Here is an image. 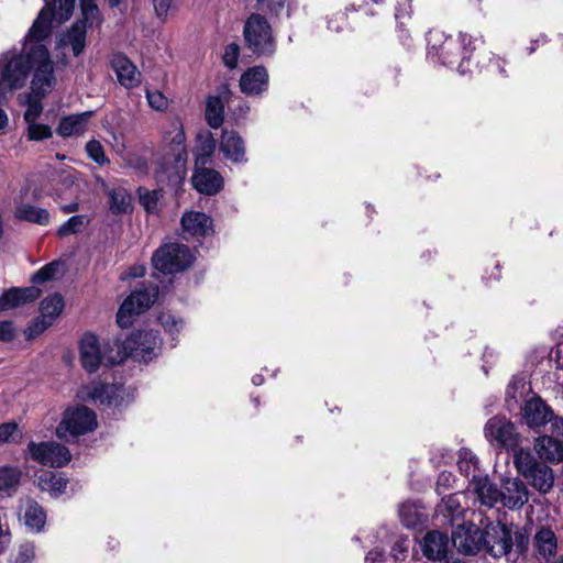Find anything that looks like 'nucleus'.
<instances>
[{
    "label": "nucleus",
    "instance_id": "obj_1",
    "mask_svg": "<svg viewBox=\"0 0 563 563\" xmlns=\"http://www.w3.org/2000/svg\"><path fill=\"white\" fill-rule=\"evenodd\" d=\"M75 0H53L41 10L24 38L21 52L10 49L0 56V75L10 89H19L34 71L31 93L23 96L26 106L24 120L33 123L43 111L42 98L51 92L55 85L53 63L44 42L49 37L53 22L67 21L74 11Z\"/></svg>",
    "mask_w": 563,
    "mask_h": 563
},
{
    "label": "nucleus",
    "instance_id": "obj_2",
    "mask_svg": "<svg viewBox=\"0 0 563 563\" xmlns=\"http://www.w3.org/2000/svg\"><path fill=\"white\" fill-rule=\"evenodd\" d=\"M427 42V57L432 63L455 68L461 75L472 71L475 65L472 57L477 42L473 36L462 33L452 36L433 30L429 32Z\"/></svg>",
    "mask_w": 563,
    "mask_h": 563
},
{
    "label": "nucleus",
    "instance_id": "obj_3",
    "mask_svg": "<svg viewBox=\"0 0 563 563\" xmlns=\"http://www.w3.org/2000/svg\"><path fill=\"white\" fill-rule=\"evenodd\" d=\"M514 466L519 475L538 493L545 495L554 486L553 470L545 463L537 460L530 449H518L512 454Z\"/></svg>",
    "mask_w": 563,
    "mask_h": 563
},
{
    "label": "nucleus",
    "instance_id": "obj_4",
    "mask_svg": "<svg viewBox=\"0 0 563 563\" xmlns=\"http://www.w3.org/2000/svg\"><path fill=\"white\" fill-rule=\"evenodd\" d=\"M162 340L153 331L132 332L123 342H115L118 354H123L124 360L132 357L134 361L148 363L155 358L161 349Z\"/></svg>",
    "mask_w": 563,
    "mask_h": 563
},
{
    "label": "nucleus",
    "instance_id": "obj_5",
    "mask_svg": "<svg viewBox=\"0 0 563 563\" xmlns=\"http://www.w3.org/2000/svg\"><path fill=\"white\" fill-rule=\"evenodd\" d=\"M80 362L88 372H96L100 365H117L124 361L123 354L113 352L110 343L100 345L97 336L86 333L79 344Z\"/></svg>",
    "mask_w": 563,
    "mask_h": 563
},
{
    "label": "nucleus",
    "instance_id": "obj_6",
    "mask_svg": "<svg viewBox=\"0 0 563 563\" xmlns=\"http://www.w3.org/2000/svg\"><path fill=\"white\" fill-rule=\"evenodd\" d=\"M175 135L172 137V145L168 152L164 154L159 166V177L166 175L169 181L178 184L186 174L187 152L185 147V133L179 122L173 123Z\"/></svg>",
    "mask_w": 563,
    "mask_h": 563
},
{
    "label": "nucleus",
    "instance_id": "obj_7",
    "mask_svg": "<svg viewBox=\"0 0 563 563\" xmlns=\"http://www.w3.org/2000/svg\"><path fill=\"white\" fill-rule=\"evenodd\" d=\"M96 413L86 406H73L65 410L63 419L56 428L59 439L68 441L97 428Z\"/></svg>",
    "mask_w": 563,
    "mask_h": 563
},
{
    "label": "nucleus",
    "instance_id": "obj_8",
    "mask_svg": "<svg viewBox=\"0 0 563 563\" xmlns=\"http://www.w3.org/2000/svg\"><path fill=\"white\" fill-rule=\"evenodd\" d=\"M247 47L258 56H271L276 48L275 40L272 34V27L267 20L253 13L249 16L243 30Z\"/></svg>",
    "mask_w": 563,
    "mask_h": 563
},
{
    "label": "nucleus",
    "instance_id": "obj_9",
    "mask_svg": "<svg viewBox=\"0 0 563 563\" xmlns=\"http://www.w3.org/2000/svg\"><path fill=\"white\" fill-rule=\"evenodd\" d=\"M484 437L497 451L507 450L515 453L521 442V434L516 426L506 417L495 416L484 426Z\"/></svg>",
    "mask_w": 563,
    "mask_h": 563
},
{
    "label": "nucleus",
    "instance_id": "obj_10",
    "mask_svg": "<svg viewBox=\"0 0 563 563\" xmlns=\"http://www.w3.org/2000/svg\"><path fill=\"white\" fill-rule=\"evenodd\" d=\"M195 261L191 250L184 244L169 243L159 247L153 255L154 267L164 273L173 274L188 268Z\"/></svg>",
    "mask_w": 563,
    "mask_h": 563
},
{
    "label": "nucleus",
    "instance_id": "obj_11",
    "mask_svg": "<svg viewBox=\"0 0 563 563\" xmlns=\"http://www.w3.org/2000/svg\"><path fill=\"white\" fill-rule=\"evenodd\" d=\"M158 295L157 286L142 285L130 294L122 302L118 314L117 322L121 328H128L132 324V319L145 310H147L156 300Z\"/></svg>",
    "mask_w": 563,
    "mask_h": 563
},
{
    "label": "nucleus",
    "instance_id": "obj_12",
    "mask_svg": "<svg viewBox=\"0 0 563 563\" xmlns=\"http://www.w3.org/2000/svg\"><path fill=\"white\" fill-rule=\"evenodd\" d=\"M26 457L43 466L58 468L71 460V454L65 445L55 441H30L26 448Z\"/></svg>",
    "mask_w": 563,
    "mask_h": 563
},
{
    "label": "nucleus",
    "instance_id": "obj_13",
    "mask_svg": "<svg viewBox=\"0 0 563 563\" xmlns=\"http://www.w3.org/2000/svg\"><path fill=\"white\" fill-rule=\"evenodd\" d=\"M485 531L473 522L460 523L452 531V543L460 553L474 555L485 547Z\"/></svg>",
    "mask_w": 563,
    "mask_h": 563
},
{
    "label": "nucleus",
    "instance_id": "obj_14",
    "mask_svg": "<svg viewBox=\"0 0 563 563\" xmlns=\"http://www.w3.org/2000/svg\"><path fill=\"white\" fill-rule=\"evenodd\" d=\"M64 309V299L59 294H53L41 302V316L26 329L27 339H34L49 328Z\"/></svg>",
    "mask_w": 563,
    "mask_h": 563
},
{
    "label": "nucleus",
    "instance_id": "obj_15",
    "mask_svg": "<svg viewBox=\"0 0 563 563\" xmlns=\"http://www.w3.org/2000/svg\"><path fill=\"white\" fill-rule=\"evenodd\" d=\"M530 498V492L519 477H505L500 483V505L510 510L521 509Z\"/></svg>",
    "mask_w": 563,
    "mask_h": 563
},
{
    "label": "nucleus",
    "instance_id": "obj_16",
    "mask_svg": "<svg viewBox=\"0 0 563 563\" xmlns=\"http://www.w3.org/2000/svg\"><path fill=\"white\" fill-rule=\"evenodd\" d=\"M487 552L494 558L509 556L511 554V538L509 526L503 523L489 525L485 531Z\"/></svg>",
    "mask_w": 563,
    "mask_h": 563
},
{
    "label": "nucleus",
    "instance_id": "obj_17",
    "mask_svg": "<svg viewBox=\"0 0 563 563\" xmlns=\"http://www.w3.org/2000/svg\"><path fill=\"white\" fill-rule=\"evenodd\" d=\"M553 418V410L539 397L526 401L522 420L532 430H539Z\"/></svg>",
    "mask_w": 563,
    "mask_h": 563
},
{
    "label": "nucleus",
    "instance_id": "obj_18",
    "mask_svg": "<svg viewBox=\"0 0 563 563\" xmlns=\"http://www.w3.org/2000/svg\"><path fill=\"white\" fill-rule=\"evenodd\" d=\"M19 520L30 532L40 533L46 523V512L43 507L31 498L22 499L19 508Z\"/></svg>",
    "mask_w": 563,
    "mask_h": 563
},
{
    "label": "nucleus",
    "instance_id": "obj_19",
    "mask_svg": "<svg viewBox=\"0 0 563 563\" xmlns=\"http://www.w3.org/2000/svg\"><path fill=\"white\" fill-rule=\"evenodd\" d=\"M533 549L539 562L550 563L558 551V539L549 527H540L533 537Z\"/></svg>",
    "mask_w": 563,
    "mask_h": 563
},
{
    "label": "nucleus",
    "instance_id": "obj_20",
    "mask_svg": "<svg viewBox=\"0 0 563 563\" xmlns=\"http://www.w3.org/2000/svg\"><path fill=\"white\" fill-rule=\"evenodd\" d=\"M111 66L119 82L126 89L135 88L141 84V73L125 55L121 53L113 54Z\"/></svg>",
    "mask_w": 563,
    "mask_h": 563
},
{
    "label": "nucleus",
    "instance_id": "obj_21",
    "mask_svg": "<svg viewBox=\"0 0 563 563\" xmlns=\"http://www.w3.org/2000/svg\"><path fill=\"white\" fill-rule=\"evenodd\" d=\"M533 449L541 462L558 464L563 461V441L553 435L538 437L534 440Z\"/></svg>",
    "mask_w": 563,
    "mask_h": 563
},
{
    "label": "nucleus",
    "instance_id": "obj_22",
    "mask_svg": "<svg viewBox=\"0 0 563 563\" xmlns=\"http://www.w3.org/2000/svg\"><path fill=\"white\" fill-rule=\"evenodd\" d=\"M192 185L199 192L211 196L222 189L223 178L214 169L196 166L192 175Z\"/></svg>",
    "mask_w": 563,
    "mask_h": 563
},
{
    "label": "nucleus",
    "instance_id": "obj_23",
    "mask_svg": "<svg viewBox=\"0 0 563 563\" xmlns=\"http://www.w3.org/2000/svg\"><path fill=\"white\" fill-rule=\"evenodd\" d=\"M268 74L265 67L254 66L249 68L240 79V87L243 93L258 96L267 89Z\"/></svg>",
    "mask_w": 563,
    "mask_h": 563
},
{
    "label": "nucleus",
    "instance_id": "obj_24",
    "mask_svg": "<svg viewBox=\"0 0 563 563\" xmlns=\"http://www.w3.org/2000/svg\"><path fill=\"white\" fill-rule=\"evenodd\" d=\"M40 295L41 290L36 287L10 288L0 297V311H5L33 302L40 297Z\"/></svg>",
    "mask_w": 563,
    "mask_h": 563
},
{
    "label": "nucleus",
    "instance_id": "obj_25",
    "mask_svg": "<svg viewBox=\"0 0 563 563\" xmlns=\"http://www.w3.org/2000/svg\"><path fill=\"white\" fill-rule=\"evenodd\" d=\"M220 151L224 157L232 163H245V144L243 139L235 131L223 130Z\"/></svg>",
    "mask_w": 563,
    "mask_h": 563
},
{
    "label": "nucleus",
    "instance_id": "obj_26",
    "mask_svg": "<svg viewBox=\"0 0 563 563\" xmlns=\"http://www.w3.org/2000/svg\"><path fill=\"white\" fill-rule=\"evenodd\" d=\"M470 489L484 506L494 507L500 504V487L492 483L486 474L482 477L474 475V484L470 486Z\"/></svg>",
    "mask_w": 563,
    "mask_h": 563
},
{
    "label": "nucleus",
    "instance_id": "obj_27",
    "mask_svg": "<svg viewBox=\"0 0 563 563\" xmlns=\"http://www.w3.org/2000/svg\"><path fill=\"white\" fill-rule=\"evenodd\" d=\"M184 232L191 236H206L212 232V220L209 216L199 211L185 212L181 218Z\"/></svg>",
    "mask_w": 563,
    "mask_h": 563
},
{
    "label": "nucleus",
    "instance_id": "obj_28",
    "mask_svg": "<svg viewBox=\"0 0 563 563\" xmlns=\"http://www.w3.org/2000/svg\"><path fill=\"white\" fill-rule=\"evenodd\" d=\"M421 550L429 560H442L449 550V539L440 531H429L421 541Z\"/></svg>",
    "mask_w": 563,
    "mask_h": 563
},
{
    "label": "nucleus",
    "instance_id": "obj_29",
    "mask_svg": "<svg viewBox=\"0 0 563 563\" xmlns=\"http://www.w3.org/2000/svg\"><path fill=\"white\" fill-rule=\"evenodd\" d=\"M92 115V111H85L63 118L57 128V133L63 137L80 136L86 132L88 121Z\"/></svg>",
    "mask_w": 563,
    "mask_h": 563
},
{
    "label": "nucleus",
    "instance_id": "obj_30",
    "mask_svg": "<svg viewBox=\"0 0 563 563\" xmlns=\"http://www.w3.org/2000/svg\"><path fill=\"white\" fill-rule=\"evenodd\" d=\"M457 467L462 475L470 478L468 487L474 484V475L482 477L484 473L478 467L477 456L468 449H461L457 455Z\"/></svg>",
    "mask_w": 563,
    "mask_h": 563
},
{
    "label": "nucleus",
    "instance_id": "obj_31",
    "mask_svg": "<svg viewBox=\"0 0 563 563\" xmlns=\"http://www.w3.org/2000/svg\"><path fill=\"white\" fill-rule=\"evenodd\" d=\"M435 511L438 516H443L448 519L449 523L454 525L463 516L464 508L461 505L460 496L457 494H450L448 497L442 498Z\"/></svg>",
    "mask_w": 563,
    "mask_h": 563
},
{
    "label": "nucleus",
    "instance_id": "obj_32",
    "mask_svg": "<svg viewBox=\"0 0 563 563\" xmlns=\"http://www.w3.org/2000/svg\"><path fill=\"white\" fill-rule=\"evenodd\" d=\"M398 514L402 525L407 528H416L426 518L423 507L418 501L402 503L399 506Z\"/></svg>",
    "mask_w": 563,
    "mask_h": 563
},
{
    "label": "nucleus",
    "instance_id": "obj_33",
    "mask_svg": "<svg viewBox=\"0 0 563 563\" xmlns=\"http://www.w3.org/2000/svg\"><path fill=\"white\" fill-rule=\"evenodd\" d=\"M37 485L42 490L58 497L65 493L67 479L62 474L47 471L38 476Z\"/></svg>",
    "mask_w": 563,
    "mask_h": 563
},
{
    "label": "nucleus",
    "instance_id": "obj_34",
    "mask_svg": "<svg viewBox=\"0 0 563 563\" xmlns=\"http://www.w3.org/2000/svg\"><path fill=\"white\" fill-rule=\"evenodd\" d=\"M15 217L19 220L29 221L40 225L49 223V213L46 209L34 207L30 203H20L15 208Z\"/></svg>",
    "mask_w": 563,
    "mask_h": 563
},
{
    "label": "nucleus",
    "instance_id": "obj_35",
    "mask_svg": "<svg viewBox=\"0 0 563 563\" xmlns=\"http://www.w3.org/2000/svg\"><path fill=\"white\" fill-rule=\"evenodd\" d=\"M87 27L85 22H76L71 29L65 34L62 42L66 46H70L75 56L80 55L86 46Z\"/></svg>",
    "mask_w": 563,
    "mask_h": 563
},
{
    "label": "nucleus",
    "instance_id": "obj_36",
    "mask_svg": "<svg viewBox=\"0 0 563 563\" xmlns=\"http://www.w3.org/2000/svg\"><path fill=\"white\" fill-rule=\"evenodd\" d=\"M224 106L220 97L210 96L206 102V120L208 124L218 129L223 123Z\"/></svg>",
    "mask_w": 563,
    "mask_h": 563
},
{
    "label": "nucleus",
    "instance_id": "obj_37",
    "mask_svg": "<svg viewBox=\"0 0 563 563\" xmlns=\"http://www.w3.org/2000/svg\"><path fill=\"white\" fill-rule=\"evenodd\" d=\"M117 391L118 388L114 385L96 384L91 388L90 397L92 400L99 401L102 405H117Z\"/></svg>",
    "mask_w": 563,
    "mask_h": 563
},
{
    "label": "nucleus",
    "instance_id": "obj_38",
    "mask_svg": "<svg viewBox=\"0 0 563 563\" xmlns=\"http://www.w3.org/2000/svg\"><path fill=\"white\" fill-rule=\"evenodd\" d=\"M110 209L113 213H125L131 209V196L124 188L109 191Z\"/></svg>",
    "mask_w": 563,
    "mask_h": 563
},
{
    "label": "nucleus",
    "instance_id": "obj_39",
    "mask_svg": "<svg viewBox=\"0 0 563 563\" xmlns=\"http://www.w3.org/2000/svg\"><path fill=\"white\" fill-rule=\"evenodd\" d=\"M374 3L379 4L383 3L384 0H372ZM412 0H396L395 3V20L398 24L399 32L405 33V30L401 26L407 24V21L410 20L412 13ZM400 37H406V34H400Z\"/></svg>",
    "mask_w": 563,
    "mask_h": 563
},
{
    "label": "nucleus",
    "instance_id": "obj_40",
    "mask_svg": "<svg viewBox=\"0 0 563 563\" xmlns=\"http://www.w3.org/2000/svg\"><path fill=\"white\" fill-rule=\"evenodd\" d=\"M21 472L16 467L4 466L0 468V490L11 492L16 488Z\"/></svg>",
    "mask_w": 563,
    "mask_h": 563
},
{
    "label": "nucleus",
    "instance_id": "obj_41",
    "mask_svg": "<svg viewBox=\"0 0 563 563\" xmlns=\"http://www.w3.org/2000/svg\"><path fill=\"white\" fill-rule=\"evenodd\" d=\"M509 534L511 538V553L515 552L517 555L523 554L529 544L527 532L521 528L509 526Z\"/></svg>",
    "mask_w": 563,
    "mask_h": 563
},
{
    "label": "nucleus",
    "instance_id": "obj_42",
    "mask_svg": "<svg viewBox=\"0 0 563 563\" xmlns=\"http://www.w3.org/2000/svg\"><path fill=\"white\" fill-rule=\"evenodd\" d=\"M216 150V141L208 135L200 145L199 153L196 156V166H206Z\"/></svg>",
    "mask_w": 563,
    "mask_h": 563
},
{
    "label": "nucleus",
    "instance_id": "obj_43",
    "mask_svg": "<svg viewBox=\"0 0 563 563\" xmlns=\"http://www.w3.org/2000/svg\"><path fill=\"white\" fill-rule=\"evenodd\" d=\"M152 3L156 18L163 23L177 10L176 0H152Z\"/></svg>",
    "mask_w": 563,
    "mask_h": 563
},
{
    "label": "nucleus",
    "instance_id": "obj_44",
    "mask_svg": "<svg viewBox=\"0 0 563 563\" xmlns=\"http://www.w3.org/2000/svg\"><path fill=\"white\" fill-rule=\"evenodd\" d=\"M81 11L84 19L80 22H85V25L89 24L92 26L95 23L99 24V9L93 0H81Z\"/></svg>",
    "mask_w": 563,
    "mask_h": 563
},
{
    "label": "nucleus",
    "instance_id": "obj_45",
    "mask_svg": "<svg viewBox=\"0 0 563 563\" xmlns=\"http://www.w3.org/2000/svg\"><path fill=\"white\" fill-rule=\"evenodd\" d=\"M261 10H266L275 16H279L285 9L289 12V3L287 0H256ZM289 15V13H287Z\"/></svg>",
    "mask_w": 563,
    "mask_h": 563
},
{
    "label": "nucleus",
    "instance_id": "obj_46",
    "mask_svg": "<svg viewBox=\"0 0 563 563\" xmlns=\"http://www.w3.org/2000/svg\"><path fill=\"white\" fill-rule=\"evenodd\" d=\"M148 106L156 111H165L169 106L168 99L158 90H146Z\"/></svg>",
    "mask_w": 563,
    "mask_h": 563
},
{
    "label": "nucleus",
    "instance_id": "obj_47",
    "mask_svg": "<svg viewBox=\"0 0 563 563\" xmlns=\"http://www.w3.org/2000/svg\"><path fill=\"white\" fill-rule=\"evenodd\" d=\"M85 225V217L74 216L63 223L58 229V235L65 236L79 232Z\"/></svg>",
    "mask_w": 563,
    "mask_h": 563
},
{
    "label": "nucleus",
    "instance_id": "obj_48",
    "mask_svg": "<svg viewBox=\"0 0 563 563\" xmlns=\"http://www.w3.org/2000/svg\"><path fill=\"white\" fill-rule=\"evenodd\" d=\"M86 151L88 156L99 165H103L109 162L104 154L103 146L99 141H89L86 145Z\"/></svg>",
    "mask_w": 563,
    "mask_h": 563
},
{
    "label": "nucleus",
    "instance_id": "obj_49",
    "mask_svg": "<svg viewBox=\"0 0 563 563\" xmlns=\"http://www.w3.org/2000/svg\"><path fill=\"white\" fill-rule=\"evenodd\" d=\"M159 197H161L159 190L140 191V202L147 212H155L157 210Z\"/></svg>",
    "mask_w": 563,
    "mask_h": 563
},
{
    "label": "nucleus",
    "instance_id": "obj_50",
    "mask_svg": "<svg viewBox=\"0 0 563 563\" xmlns=\"http://www.w3.org/2000/svg\"><path fill=\"white\" fill-rule=\"evenodd\" d=\"M410 540L407 537H400L393 545L391 555L396 563H402L409 552Z\"/></svg>",
    "mask_w": 563,
    "mask_h": 563
},
{
    "label": "nucleus",
    "instance_id": "obj_51",
    "mask_svg": "<svg viewBox=\"0 0 563 563\" xmlns=\"http://www.w3.org/2000/svg\"><path fill=\"white\" fill-rule=\"evenodd\" d=\"M58 264L57 263H49L38 269L33 276H32V283L33 284H42L47 280H51L54 278L58 271Z\"/></svg>",
    "mask_w": 563,
    "mask_h": 563
},
{
    "label": "nucleus",
    "instance_id": "obj_52",
    "mask_svg": "<svg viewBox=\"0 0 563 563\" xmlns=\"http://www.w3.org/2000/svg\"><path fill=\"white\" fill-rule=\"evenodd\" d=\"M52 136L49 126L35 122L29 123L27 137L33 141H42Z\"/></svg>",
    "mask_w": 563,
    "mask_h": 563
},
{
    "label": "nucleus",
    "instance_id": "obj_53",
    "mask_svg": "<svg viewBox=\"0 0 563 563\" xmlns=\"http://www.w3.org/2000/svg\"><path fill=\"white\" fill-rule=\"evenodd\" d=\"M35 558V545L31 542H25L20 545L13 563H31Z\"/></svg>",
    "mask_w": 563,
    "mask_h": 563
},
{
    "label": "nucleus",
    "instance_id": "obj_54",
    "mask_svg": "<svg viewBox=\"0 0 563 563\" xmlns=\"http://www.w3.org/2000/svg\"><path fill=\"white\" fill-rule=\"evenodd\" d=\"M159 322L164 329L170 333H176L183 328V320L176 318L170 313H162L159 316Z\"/></svg>",
    "mask_w": 563,
    "mask_h": 563
},
{
    "label": "nucleus",
    "instance_id": "obj_55",
    "mask_svg": "<svg viewBox=\"0 0 563 563\" xmlns=\"http://www.w3.org/2000/svg\"><path fill=\"white\" fill-rule=\"evenodd\" d=\"M19 435V427L15 422H5L0 426V443L14 441Z\"/></svg>",
    "mask_w": 563,
    "mask_h": 563
},
{
    "label": "nucleus",
    "instance_id": "obj_56",
    "mask_svg": "<svg viewBox=\"0 0 563 563\" xmlns=\"http://www.w3.org/2000/svg\"><path fill=\"white\" fill-rule=\"evenodd\" d=\"M239 54H240V47L238 44L231 43V44L227 45V47L224 49L223 57H222L225 66L231 69L236 67Z\"/></svg>",
    "mask_w": 563,
    "mask_h": 563
},
{
    "label": "nucleus",
    "instance_id": "obj_57",
    "mask_svg": "<svg viewBox=\"0 0 563 563\" xmlns=\"http://www.w3.org/2000/svg\"><path fill=\"white\" fill-rule=\"evenodd\" d=\"M14 336L13 324L10 321H1L0 322V340L1 341H10Z\"/></svg>",
    "mask_w": 563,
    "mask_h": 563
},
{
    "label": "nucleus",
    "instance_id": "obj_58",
    "mask_svg": "<svg viewBox=\"0 0 563 563\" xmlns=\"http://www.w3.org/2000/svg\"><path fill=\"white\" fill-rule=\"evenodd\" d=\"M549 423L551 424V432L552 435L561 438L563 440V417H556L553 415V418L549 420Z\"/></svg>",
    "mask_w": 563,
    "mask_h": 563
},
{
    "label": "nucleus",
    "instance_id": "obj_59",
    "mask_svg": "<svg viewBox=\"0 0 563 563\" xmlns=\"http://www.w3.org/2000/svg\"><path fill=\"white\" fill-rule=\"evenodd\" d=\"M145 274V267L143 265H134L122 274L121 279L137 278Z\"/></svg>",
    "mask_w": 563,
    "mask_h": 563
},
{
    "label": "nucleus",
    "instance_id": "obj_60",
    "mask_svg": "<svg viewBox=\"0 0 563 563\" xmlns=\"http://www.w3.org/2000/svg\"><path fill=\"white\" fill-rule=\"evenodd\" d=\"M505 66H506V62L503 58L494 57L493 59H490L489 67L493 70H497L504 77L507 76Z\"/></svg>",
    "mask_w": 563,
    "mask_h": 563
},
{
    "label": "nucleus",
    "instance_id": "obj_61",
    "mask_svg": "<svg viewBox=\"0 0 563 563\" xmlns=\"http://www.w3.org/2000/svg\"><path fill=\"white\" fill-rule=\"evenodd\" d=\"M383 558L384 552L378 549H374L369 551L365 556V563H380L383 561Z\"/></svg>",
    "mask_w": 563,
    "mask_h": 563
},
{
    "label": "nucleus",
    "instance_id": "obj_62",
    "mask_svg": "<svg viewBox=\"0 0 563 563\" xmlns=\"http://www.w3.org/2000/svg\"><path fill=\"white\" fill-rule=\"evenodd\" d=\"M339 19H340V23H334L333 19H329L328 29L335 31V32L343 30V25H344V21H345L344 15L340 14Z\"/></svg>",
    "mask_w": 563,
    "mask_h": 563
},
{
    "label": "nucleus",
    "instance_id": "obj_63",
    "mask_svg": "<svg viewBox=\"0 0 563 563\" xmlns=\"http://www.w3.org/2000/svg\"><path fill=\"white\" fill-rule=\"evenodd\" d=\"M453 476L451 473H441L438 478V488H440L441 486H448Z\"/></svg>",
    "mask_w": 563,
    "mask_h": 563
},
{
    "label": "nucleus",
    "instance_id": "obj_64",
    "mask_svg": "<svg viewBox=\"0 0 563 563\" xmlns=\"http://www.w3.org/2000/svg\"><path fill=\"white\" fill-rule=\"evenodd\" d=\"M65 213L75 212L78 210V203H70L62 207Z\"/></svg>",
    "mask_w": 563,
    "mask_h": 563
}]
</instances>
